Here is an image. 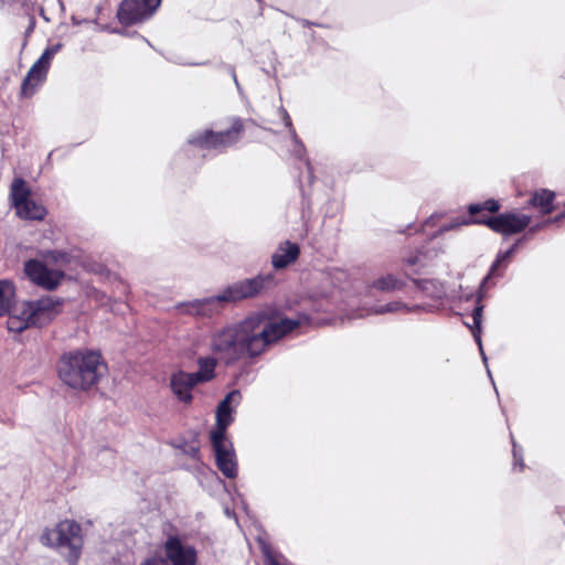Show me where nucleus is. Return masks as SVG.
<instances>
[{"label":"nucleus","instance_id":"1","mask_svg":"<svg viewBox=\"0 0 565 565\" xmlns=\"http://www.w3.org/2000/svg\"><path fill=\"white\" fill-rule=\"evenodd\" d=\"M299 326V320L286 317L275 306H267L214 333L211 350L225 365H234L243 359L260 356Z\"/></svg>","mask_w":565,"mask_h":565},{"label":"nucleus","instance_id":"2","mask_svg":"<svg viewBox=\"0 0 565 565\" xmlns=\"http://www.w3.org/2000/svg\"><path fill=\"white\" fill-rule=\"evenodd\" d=\"M106 370L102 355L95 351H74L61 356L57 372L61 381L76 391L95 386Z\"/></svg>","mask_w":565,"mask_h":565},{"label":"nucleus","instance_id":"3","mask_svg":"<svg viewBox=\"0 0 565 565\" xmlns=\"http://www.w3.org/2000/svg\"><path fill=\"white\" fill-rule=\"evenodd\" d=\"M274 286L275 277L273 274H259L253 278H245L230 284L220 295L203 300H195L190 303V307L195 313L210 317L218 310L217 306L222 302L237 303L254 299Z\"/></svg>","mask_w":565,"mask_h":565},{"label":"nucleus","instance_id":"4","mask_svg":"<svg viewBox=\"0 0 565 565\" xmlns=\"http://www.w3.org/2000/svg\"><path fill=\"white\" fill-rule=\"evenodd\" d=\"M228 126L221 130L205 129L192 135L186 145L198 149L216 150L224 152L228 148L236 146L245 136L250 141L257 139L262 127L253 119H243L241 117H230Z\"/></svg>","mask_w":565,"mask_h":565},{"label":"nucleus","instance_id":"5","mask_svg":"<svg viewBox=\"0 0 565 565\" xmlns=\"http://www.w3.org/2000/svg\"><path fill=\"white\" fill-rule=\"evenodd\" d=\"M63 303L62 298L52 296L23 301L10 315L8 329L19 333L28 328L45 327L62 313Z\"/></svg>","mask_w":565,"mask_h":565},{"label":"nucleus","instance_id":"6","mask_svg":"<svg viewBox=\"0 0 565 565\" xmlns=\"http://www.w3.org/2000/svg\"><path fill=\"white\" fill-rule=\"evenodd\" d=\"M40 542L58 551L68 565H76L84 546L83 530L76 521L63 520L53 527L44 529Z\"/></svg>","mask_w":565,"mask_h":565},{"label":"nucleus","instance_id":"7","mask_svg":"<svg viewBox=\"0 0 565 565\" xmlns=\"http://www.w3.org/2000/svg\"><path fill=\"white\" fill-rule=\"evenodd\" d=\"M10 196L20 218L41 221L46 215V209L32 198L31 190L24 180L15 179L12 182Z\"/></svg>","mask_w":565,"mask_h":565},{"label":"nucleus","instance_id":"8","mask_svg":"<svg viewBox=\"0 0 565 565\" xmlns=\"http://www.w3.org/2000/svg\"><path fill=\"white\" fill-rule=\"evenodd\" d=\"M61 46V44H55L46 47L40 58L29 70L21 86V94L24 97L32 96L36 88L45 81L51 62Z\"/></svg>","mask_w":565,"mask_h":565},{"label":"nucleus","instance_id":"9","mask_svg":"<svg viewBox=\"0 0 565 565\" xmlns=\"http://www.w3.org/2000/svg\"><path fill=\"white\" fill-rule=\"evenodd\" d=\"M501 204L498 200L488 199L480 203H471L467 206L468 215L461 216L458 222L444 225L438 233L450 231L459 225L481 224L488 227V220L494 217L500 211Z\"/></svg>","mask_w":565,"mask_h":565},{"label":"nucleus","instance_id":"10","mask_svg":"<svg viewBox=\"0 0 565 565\" xmlns=\"http://www.w3.org/2000/svg\"><path fill=\"white\" fill-rule=\"evenodd\" d=\"M24 274L32 284L45 290L56 289L65 276L62 270L50 268L36 259L25 263Z\"/></svg>","mask_w":565,"mask_h":565},{"label":"nucleus","instance_id":"11","mask_svg":"<svg viewBox=\"0 0 565 565\" xmlns=\"http://www.w3.org/2000/svg\"><path fill=\"white\" fill-rule=\"evenodd\" d=\"M531 217L525 214L505 212L488 220V227L502 236H513L529 227Z\"/></svg>","mask_w":565,"mask_h":565},{"label":"nucleus","instance_id":"12","mask_svg":"<svg viewBox=\"0 0 565 565\" xmlns=\"http://www.w3.org/2000/svg\"><path fill=\"white\" fill-rule=\"evenodd\" d=\"M513 250L514 249H508L505 253L499 254L497 259L492 263L488 275L483 278V280H482L481 285H480V288H479V294H478V298H477V305H476V307H475V309L472 310V313H471L472 323L471 324L467 323V326L469 327V329L472 332V335H473L476 342L478 343V345L480 348H481V324H482V316H483V308H484L483 305L481 303V299L483 297V295H482L483 289L487 286L488 281L493 276L497 275V270L501 266L502 262Z\"/></svg>","mask_w":565,"mask_h":565},{"label":"nucleus","instance_id":"13","mask_svg":"<svg viewBox=\"0 0 565 565\" xmlns=\"http://www.w3.org/2000/svg\"><path fill=\"white\" fill-rule=\"evenodd\" d=\"M163 551L167 559L172 565H196L198 552L194 546L184 545L178 535H170Z\"/></svg>","mask_w":565,"mask_h":565},{"label":"nucleus","instance_id":"14","mask_svg":"<svg viewBox=\"0 0 565 565\" xmlns=\"http://www.w3.org/2000/svg\"><path fill=\"white\" fill-rule=\"evenodd\" d=\"M212 446L215 451L216 466L220 471L230 479L237 476V463L232 444L226 439H213Z\"/></svg>","mask_w":565,"mask_h":565},{"label":"nucleus","instance_id":"15","mask_svg":"<svg viewBox=\"0 0 565 565\" xmlns=\"http://www.w3.org/2000/svg\"><path fill=\"white\" fill-rule=\"evenodd\" d=\"M201 384L194 376L183 370H179L170 376V388L177 399L185 405L193 402V388Z\"/></svg>","mask_w":565,"mask_h":565},{"label":"nucleus","instance_id":"16","mask_svg":"<svg viewBox=\"0 0 565 565\" xmlns=\"http://www.w3.org/2000/svg\"><path fill=\"white\" fill-rule=\"evenodd\" d=\"M235 398H241V393L234 390L226 394L223 401L216 409V428L211 431V440L213 439H226V429L233 422L231 403Z\"/></svg>","mask_w":565,"mask_h":565},{"label":"nucleus","instance_id":"17","mask_svg":"<svg viewBox=\"0 0 565 565\" xmlns=\"http://www.w3.org/2000/svg\"><path fill=\"white\" fill-rule=\"evenodd\" d=\"M556 194L548 189H539L531 193L527 205L539 213L547 215L555 210L554 201Z\"/></svg>","mask_w":565,"mask_h":565},{"label":"nucleus","instance_id":"18","mask_svg":"<svg viewBox=\"0 0 565 565\" xmlns=\"http://www.w3.org/2000/svg\"><path fill=\"white\" fill-rule=\"evenodd\" d=\"M141 17V0H124L118 10V19L124 25L137 23Z\"/></svg>","mask_w":565,"mask_h":565},{"label":"nucleus","instance_id":"19","mask_svg":"<svg viewBox=\"0 0 565 565\" xmlns=\"http://www.w3.org/2000/svg\"><path fill=\"white\" fill-rule=\"evenodd\" d=\"M196 363L199 370L196 372L191 373L196 381H199L201 384H204L215 379L217 359L212 356H201L198 359Z\"/></svg>","mask_w":565,"mask_h":565},{"label":"nucleus","instance_id":"20","mask_svg":"<svg viewBox=\"0 0 565 565\" xmlns=\"http://www.w3.org/2000/svg\"><path fill=\"white\" fill-rule=\"evenodd\" d=\"M15 303V286L12 280L0 279V317L11 315Z\"/></svg>","mask_w":565,"mask_h":565},{"label":"nucleus","instance_id":"21","mask_svg":"<svg viewBox=\"0 0 565 565\" xmlns=\"http://www.w3.org/2000/svg\"><path fill=\"white\" fill-rule=\"evenodd\" d=\"M405 282L392 274L375 279L371 287L380 291L402 290Z\"/></svg>","mask_w":565,"mask_h":565},{"label":"nucleus","instance_id":"22","mask_svg":"<svg viewBox=\"0 0 565 565\" xmlns=\"http://www.w3.org/2000/svg\"><path fill=\"white\" fill-rule=\"evenodd\" d=\"M284 254H274L271 257L273 266L276 269H282L297 260L300 249H284Z\"/></svg>","mask_w":565,"mask_h":565},{"label":"nucleus","instance_id":"23","mask_svg":"<svg viewBox=\"0 0 565 565\" xmlns=\"http://www.w3.org/2000/svg\"><path fill=\"white\" fill-rule=\"evenodd\" d=\"M161 2L162 0H143V21L153 15Z\"/></svg>","mask_w":565,"mask_h":565},{"label":"nucleus","instance_id":"24","mask_svg":"<svg viewBox=\"0 0 565 565\" xmlns=\"http://www.w3.org/2000/svg\"><path fill=\"white\" fill-rule=\"evenodd\" d=\"M264 565H284L279 562L278 557L273 554L269 550L264 552Z\"/></svg>","mask_w":565,"mask_h":565},{"label":"nucleus","instance_id":"25","mask_svg":"<svg viewBox=\"0 0 565 565\" xmlns=\"http://www.w3.org/2000/svg\"><path fill=\"white\" fill-rule=\"evenodd\" d=\"M282 119H284L285 126L289 129V131L292 135H296V129H295V127L292 125L291 118H290L289 114L285 109H284Z\"/></svg>","mask_w":565,"mask_h":565},{"label":"nucleus","instance_id":"26","mask_svg":"<svg viewBox=\"0 0 565 565\" xmlns=\"http://www.w3.org/2000/svg\"><path fill=\"white\" fill-rule=\"evenodd\" d=\"M513 457H514V466H519V469L523 470V468H524L523 459H522V457L518 456L515 448L513 449Z\"/></svg>","mask_w":565,"mask_h":565},{"label":"nucleus","instance_id":"27","mask_svg":"<svg viewBox=\"0 0 565 565\" xmlns=\"http://www.w3.org/2000/svg\"><path fill=\"white\" fill-rule=\"evenodd\" d=\"M399 307L398 302L386 305L385 311H395Z\"/></svg>","mask_w":565,"mask_h":565},{"label":"nucleus","instance_id":"28","mask_svg":"<svg viewBox=\"0 0 565 565\" xmlns=\"http://www.w3.org/2000/svg\"><path fill=\"white\" fill-rule=\"evenodd\" d=\"M306 164H307L308 170H309L310 179L312 180V179H313V175H312V167L310 166V162H309L308 160L306 161Z\"/></svg>","mask_w":565,"mask_h":565},{"label":"nucleus","instance_id":"29","mask_svg":"<svg viewBox=\"0 0 565 565\" xmlns=\"http://www.w3.org/2000/svg\"><path fill=\"white\" fill-rule=\"evenodd\" d=\"M285 245H286L285 247H290V248L299 247L297 244L291 243V242H289V241H286V242H285Z\"/></svg>","mask_w":565,"mask_h":565},{"label":"nucleus","instance_id":"30","mask_svg":"<svg viewBox=\"0 0 565 565\" xmlns=\"http://www.w3.org/2000/svg\"><path fill=\"white\" fill-rule=\"evenodd\" d=\"M416 263H417V258H416V257H415V258H408V259H407V265H409V266H413V265H415Z\"/></svg>","mask_w":565,"mask_h":565},{"label":"nucleus","instance_id":"31","mask_svg":"<svg viewBox=\"0 0 565 565\" xmlns=\"http://www.w3.org/2000/svg\"><path fill=\"white\" fill-rule=\"evenodd\" d=\"M563 218H565V211H564L563 213L558 214V215L554 218V221H555V222H557V221H561V220H563Z\"/></svg>","mask_w":565,"mask_h":565}]
</instances>
